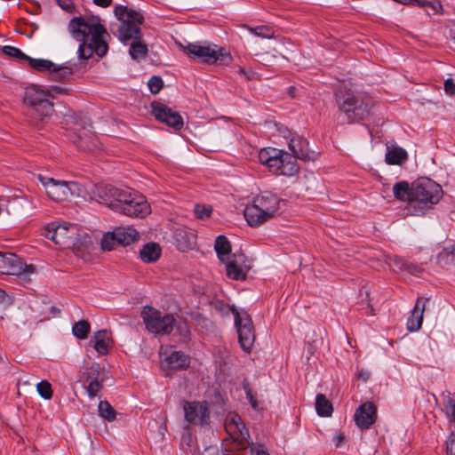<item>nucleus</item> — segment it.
<instances>
[{"mask_svg":"<svg viewBox=\"0 0 455 455\" xmlns=\"http://www.w3.org/2000/svg\"><path fill=\"white\" fill-rule=\"evenodd\" d=\"M71 36L80 42L77 55L80 60H88L93 53L100 58L104 57L108 45L104 36L108 32L98 18L74 17L68 23Z\"/></svg>","mask_w":455,"mask_h":455,"instance_id":"f257e3e1","label":"nucleus"},{"mask_svg":"<svg viewBox=\"0 0 455 455\" xmlns=\"http://www.w3.org/2000/svg\"><path fill=\"white\" fill-rule=\"evenodd\" d=\"M442 187L428 178H419L411 184V200L407 210L412 215L422 216L443 197Z\"/></svg>","mask_w":455,"mask_h":455,"instance_id":"f03ea898","label":"nucleus"},{"mask_svg":"<svg viewBox=\"0 0 455 455\" xmlns=\"http://www.w3.org/2000/svg\"><path fill=\"white\" fill-rule=\"evenodd\" d=\"M289 152L286 151V176H294L299 172L298 160L304 162L315 161L318 154L310 151L308 142L299 135H292L288 143Z\"/></svg>","mask_w":455,"mask_h":455,"instance_id":"7ed1b4c3","label":"nucleus"},{"mask_svg":"<svg viewBox=\"0 0 455 455\" xmlns=\"http://www.w3.org/2000/svg\"><path fill=\"white\" fill-rule=\"evenodd\" d=\"M225 427L240 449L249 447L251 455H270L264 444L253 443L248 428L239 415L234 414L228 418Z\"/></svg>","mask_w":455,"mask_h":455,"instance_id":"20e7f679","label":"nucleus"},{"mask_svg":"<svg viewBox=\"0 0 455 455\" xmlns=\"http://www.w3.org/2000/svg\"><path fill=\"white\" fill-rule=\"evenodd\" d=\"M115 212L130 217L144 218L150 213V205L141 194L125 188L116 204Z\"/></svg>","mask_w":455,"mask_h":455,"instance_id":"39448f33","label":"nucleus"},{"mask_svg":"<svg viewBox=\"0 0 455 455\" xmlns=\"http://www.w3.org/2000/svg\"><path fill=\"white\" fill-rule=\"evenodd\" d=\"M184 52L206 64L229 65L232 62L230 53L216 44H189L184 48Z\"/></svg>","mask_w":455,"mask_h":455,"instance_id":"423d86ee","label":"nucleus"},{"mask_svg":"<svg viewBox=\"0 0 455 455\" xmlns=\"http://www.w3.org/2000/svg\"><path fill=\"white\" fill-rule=\"evenodd\" d=\"M49 197L54 201L71 200L83 196L84 188L75 181L58 180L52 178H40Z\"/></svg>","mask_w":455,"mask_h":455,"instance_id":"0eeeda50","label":"nucleus"},{"mask_svg":"<svg viewBox=\"0 0 455 455\" xmlns=\"http://www.w3.org/2000/svg\"><path fill=\"white\" fill-rule=\"evenodd\" d=\"M0 273L13 275L25 283H30L36 274L34 265H27L20 257L9 251H0Z\"/></svg>","mask_w":455,"mask_h":455,"instance_id":"6e6552de","label":"nucleus"},{"mask_svg":"<svg viewBox=\"0 0 455 455\" xmlns=\"http://www.w3.org/2000/svg\"><path fill=\"white\" fill-rule=\"evenodd\" d=\"M141 317L147 330L155 334H170L176 324V320L172 315L164 314L148 306L142 309Z\"/></svg>","mask_w":455,"mask_h":455,"instance_id":"1a4fd4ad","label":"nucleus"},{"mask_svg":"<svg viewBox=\"0 0 455 455\" xmlns=\"http://www.w3.org/2000/svg\"><path fill=\"white\" fill-rule=\"evenodd\" d=\"M373 106L371 98L363 95L348 96L339 107L347 123L359 122L368 116Z\"/></svg>","mask_w":455,"mask_h":455,"instance_id":"9d476101","label":"nucleus"},{"mask_svg":"<svg viewBox=\"0 0 455 455\" xmlns=\"http://www.w3.org/2000/svg\"><path fill=\"white\" fill-rule=\"evenodd\" d=\"M77 227L74 224L51 223L44 228V235L62 248H70L77 243Z\"/></svg>","mask_w":455,"mask_h":455,"instance_id":"9b49d317","label":"nucleus"},{"mask_svg":"<svg viewBox=\"0 0 455 455\" xmlns=\"http://www.w3.org/2000/svg\"><path fill=\"white\" fill-rule=\"evenodd\" d=\"M50 91L29 87L25 92L24 103L30 106L43 120L53 112V102L50 100Z\"/></svg>","mask_w":455,"mask_h":455,"instance_id":"f8f14e48","label":"nucleus"},{"mask_svg":"<svg viewBox=\"0 0 455 455\" xmlns=\"http://www.w3.org/2000/svg\"><path fill=\"white\" fill-rule=\"evenodd\" d=\"M235 315V325L237 329L238 340L241 347L245 352H250L254 341V326L250 315L246 312L233 311Z\"/></svg>","mask_w":455,"mask_h":455,"instance_id":"ddd939ff","label":"nucleus"},{"mask_svg":"<svg viewBox=\"0 0 455 455\" xmlns=\"http://www.w3.org/2000/svg\"><path fill=\"white\" fill-rule=\"evenodd\" d=\"M139 233L132 227H120L116 228L109 235H106L101 243L104 250H111L113 243L116 242L120 245H130L137 241Z\"/></svg>","mask_w":455,"mask_h":455,"instance_id":"4468645a","label":"nucleus"},{"mask_svg":"<svg viewBox=\"0 0 455 455\" xmlns=\"http://www.w3.org/2000/svg\"><path fill=\"white\" fill-rule=\"evenodd\" d=\"M152 114L156 119L169 127L175 130L183 128L184 122L179 112L172 110L171 108L161 102H153L151 104Z\"/></svg>","mask_w":455,"mask_h":455,"instance_id":"2eb2a0df","label":"nucleus"},{"mask_svg":"<svg viewBox=\"0 0 455 455\" xmlns=\"http://www.w3.org/2000/svg\"><path fill=\"white\" fill-rule=\"evenodd\" d=\"M259 162L275 175L284 174L283 151L274 148H266L259 152Z\"/></svg>","mask_w":455,"mask_h":455,"instance_id":"dca6fc26","label":"nucleus"},{"mask_svg":"<svg viewBox=\"0 0 455 455\" xmlns=\"http://www.w3.org/2000/svg\"><path fill=\"white\" fill-rule=\"evenodd\" d=\"M186 420L193 425L207 424L210 411L206 402H183Z\"/></svg>","mask_w":455,"mask_h":455,"instance_id":"f3484780","label":"nucleus"},{"mask_svg":"<svg viewBox=\"0 0 455 455\" xmlns=\"http://www.w3.org/2000/svg\"><path fill=\"white\" fill-rule=\"evenodd\" d=\"M377 407L371 402L363 403L355 412L354 419L361 429H368L376 420Z\"/></svg>","mask_w":455,"mask_h":455,"instance_id":"a211bd4d","label":"nucleus"},{"mask_svg":"<svg viewBox=\"0 0 455 455\" xmlns=\"http://www.w3.org/2000/svg\"><path fill=\"white\" fill-rule=\"evenodd\" d=\"M124 188H118L112 185H100L96 188V196L100 204L108 205L113 211L116 209V204L118 203Z\"/></svg>","mask_w":455,"mask_h":455,"instance_id":"6ab92c4d","label":"nucleus"},{"mask_svg":"<svg viewBox=\"0 0 455 455\" xmlns=\"http://www.w3.org/2000/svg\"><path fill=\"white\" fill-rule=\"evenodd\" d=\"M114 13L120 22L140 25L144 21V16L141 12L124 5H116L114 7Z\"/></svg>","mask_w":455,"mask_h":455,"instance_id":"aec40b11","label":"nucleus"},{"mask_svg":"<svg viewBox=\"0 0 455 455\" xmlns=\"http://www.w3.org/2000/svg\"><path fill=\"white\" fill-rule=\"evenodd\" d=\"M427 300L428 299L424 298H419L417 299L411 315L407 321V329L410 331H417L421 328L423 323V314Z\"/></svg>","mask_w":455,"mask_h":455,"instance_id":"412c9836","label":"nucleus"},{"mask_svg":"<svg viewBox=\"0 0 455 455\" xmlns=\"http://www.w3.org/2000/svg\"><path fill=\"white\" fill-rule=\"evenodd\" d=\"M253 201L269 218L277 211L280 203L275 195L268 192L255 197Z\"/></svg>","mask_w":455,"mask_h":455,"instance_id":"4be33fe9","label":"nucleus"},{"mask_svg":"<svg viewBox=\"0 0 455 455\" xmlns=\"http://www.w3.org/2000/svg\"><path fill=\"white\" fill-rule=\"evenodd\" d=\"M243 215L248 225L251 227H259L269 219L263 210L258 207L254 201L251 205L245 207Z\"/></svg>","mask_w":455,"mask_h":455,"instance_id":"5701e85b","label":"nucleus"},{"mask_svg":"<svg viewBox=\"0 0 455 455\" xmlns=\"http://www.w3.org/2000/svg\"><path fill=\"white\" fill-rule=\"evenodd\" d=\"M117 36L122 43H126L129 40H140L141 30L139 25L120 22L117 28Z\"/></svg>","mask_w":455,"mask_h":455,"instance_id":"b1692460","label":"nucleus"},{"mask_svg":"<svg viewBox=\"0 0 455 455\" xmlns=\"http://www.w3.org/2000/svg\"><path fill=\"white\" fill-rule=\"evenodd\" d=\"M91 342H93L94 349L100 355L108 354L113 343L107 330H100L96 331L91 339Z\"/></svg>","mask_w":455,"mask_h":455,"instance_id":"393cba45","label":"nucleus"},{"mask_svg":"<svg viewBox=\"0 0 455 455\" xmlns=\"http://www.w3.org/2000/svg\"><path fill=\"white\" fill-rule=\"evenodd\" d=\"M164 361L171 369H186L190 364L189 357L181 351H172Z\"/></svg>","mask_w":455,"mask_h":455,"instance_id":"a878e982","label":"nucleus"},{"mask_svg":"<svg viewBox=\"0 0 455 455\" xmlns=\"http://www.w3.org/2000/svg\"><path fill=\"white\" fill-rule=\"evenodd\" d=\"M161 247L156 243H146L140 251V259L143 262H156L161 256Z\"/></svg>","mask_w":455,"mask_h":455,"instance_id":"bb28decb","label":"nucleus"},{"mask_svg":"<svg viewBox=\"0 0 455 455\" xmlns=\"http://www.w3.org/2000/svg\"><path fill=\"white\" fill-rule=\"evenodd\" d=\"M408 157L407 152L399 147L387 148L386 162L388 164H401Z\"/></svg>","mask_w":455,"mask_h":455,"instance_id":"cd10ccee","label":"nucleus"},{"mask_svg":"<svg viewBox=\"0 0 455 455\" xmlns=\"http://www.w3.org/2000/svg\"><path fill=\"white\" fill-rule=\"evenodd\" d=\"M214 249L218 258L225 261L231 252V245L228 238L224 235H218L215 240Z\"/></svg>","mask_w":455,"mask_h":455,"instance_id":"c85d7f7f","label":"nucleus"},{"mask_svg":"<svg viewBox=\"0 0 455 455\" xmlns=\"http://www.w3.org/2000/svg\"><path fill=\"white\" fill-rule=\"evenodd\" d=\"M77 67V64H70L68 62L65 63L64 65L56 66L55 68H52V76L53 79H59V80H66L68 77H69L75 68Z\"/></svg>","mask_w":455,"mask_h":455,"instance_id":"c756f323","label":"nucleus"},{"mask_svg":"<svg viewBox=\"0 0 455 455\" xmlns=\"http://www.w3.org/2000/svg\"><path fill=\"white\" fill-rule=\"evenodd\" d=\"M315 410L319 416L329 417L332 413V405L324 395L319 394L315 399Z\"/></svg>","mask_w":455,"mask_h":455,"instance_id":"7c9ffc66","label":"nucleus"},{"mask_svg":"<svg viewBox=\"0 0 455 455\" xmlns=\"http://www.w3.org/2000/svg\"><path fill=\"white\" fill-rule=\"evenodd\" d=\"M394 196L400 201H407V204L411 200V187L407 181L397 182L393 188Z\"/></svg>","mask_w":455,"mask_h":455,"instance_id":"2f4dec72","label":"nucleus"},{"mask_svg":"<svg viewBox=\"0 0 455 455\" xmlns=\"http://www.w3.org/2000/svg\"><path fill=\"white\" fill-rule=\"evenodd\" d=\"M443 399V411L450 420L455 423V400L450 391L445 390L441 395Z\"/></svg>","mask_w":455,"mask_h":455,"instance_id":"473e14b6","label":"nucleus"},{"mask_svg":"<svg viewBox=\"0 0 455 455\" xmlns=\"http://www.w3.org/2000/svg\"><path fill=\"white\" fill-rule=\"evenodd\" d=\"M390 266L395 271H407L411 274H416L419 271L418 267L409 264L399 257H394L391 259Z\"/></svg>","mask_w":455,"mask_h":455,"instance_id":"72a5a7b5","label":"nucleus"},{"mask_svg":"<svg viewBox=\"0 0 455 455\" xmlns=\"http://www.w3.org/2000/svg\"><path fill=\"white\" fill-rule=\"evenodd\" d=\"M226 271L227 275L234 280H243L246 277V272L235 261H229L227 263Z\"/></svg>","mask_w":455,"mask_h":455,"instance_id":"f704fd0d","label":"nucleus"},{"mask_svg":"<svg viewBox=\"0 0 455 455\" xmlns=\"http://www.w3.org/2000/svg\"><path fill=\"white\" fill-rule=\"evenodd\" d=\"M99 414L104 419L111 422L116 419V412L108 401H100L98 405Z\"/></svg>","mask_w":455,"mask_h":455,"instance_id":"c9c22d12","label":"nucleus"},{"mask_svg":"<svg viewBox=\"0 0 455 455\" xmlns=\"http://www.w3.org/2000/svg\"><path fill=\"white\" fill-rule=\"evenodd\" d=\"M90 330V323L85 320H80L73 324L72 333L77 339H84L88 337Z\"/></svg>","mask_w":455,"mask_h":455,"instance_id":"e433bc0d","label":"nucleus"},{"mask_svg":"<svg viewBox=\"0 0 455 455\" xmlns=\"http://www.w3.org/2000/svg\"><path fill=\"white\" fill-rule=\"evenodd\" d=\"M100 377V365L98 363H92L85 366L82 371L81 381L84 384L91 382V380L99 379Z\"/></svg>","mask_w":455,"mask_h":455,"instance_id":"4c0bfd02","label":"nucleus"},{"mask_svg":"<svg viewBox=\"0 0 455 455\" xmlns=\"http://www.w3.org/2000/svg\"><path fill=\"white\" fill-rule=\"evenodd\" d=\"M31 68L37 71H52L55 68V64L51 60L44 59H33L28 56L27 60Z\"/></svg>","mask_w":455,"mask_h":455,"instance_id":"58836bf2","label":"nucleus"},{"mask_svg":"<svg viewBox=\"0 0 455 455\" xmlns=\"http://www.w3.org/2000/svg\"><path fill=\"white\" fill-rule=\"evenodd\" d=\"M132 42L129 50V53L133 60H138L146 57L148 54V46L144 43L135 40Z\"/></svg>","mask_w":455,"mask_h":455,"instance_id":"ea45409f","label":"nucleus"},{"mask_svg":"<svg viewBox=\"0 0 455 455\" xmlns=\"http://www.w3.org/2000/svg\"><path fill=\"white\" fill-rule=\"evenodd\" d=\"M411 4L430 10L434 14L439 13L442 10V4L439 0H412ZM427 12L430 14L429 11Z\"/></svg>","mask_w":455,"mask_h":455,"instance_id":"a19ab883","label":"nucleus"},{"mask_svg":"<svg viewBox=\"0 0 455 455\" xmlns=\"http://www.w3.org/2000/svg\"><path fill=\"white\" fill-rule=\"evenodd\" d=\"M243 388L245 392L246 398L249 401L251 408L256 411H262L263 408H262L260 403L257 400L256 396L253 395L252 390L250 387V384L246 380H244L243 382Z\"/></svg>","mask_w":455,"mask_h":455,"instance_id":"79ce46f5","label":"nucleus"},{"mask_svg":"<svg viewBox=\"0 0 455 455\" xmlns=\"http://www.w3.org/2000/svg\"><path fill=\"white\" fill-rule=\"evenodd\" d=\"M247 29L254 36L261 38H270L273 36V30L267 26L250 27L246 26Z\"/></svg>","mask_w":455,"mask_h":455,"instance_id":"37998d69","label":"nucleus"},{"mask_svg":"<svg viewBox=\"0 0 455 455\" xmlns=\"http://www.w3.org/2000/svg\"><path fill=\"white\" fill-rule=\"evenodd\" d=\"M2 52L10 57H13L22 60H28V56L22 52L19 48L12 45H4L2 48Z\"/></svg>","mask_w":455,"mask_h":455,"instance_id":"c03bdc74","label":"nucleus"},{"mask_svg":"<svg viewBox=\"0 0 455 455\" xmlns=\"http://www.w3.org/2000/svg\"><path fill=\"white\" fill-rule=\"evenodd\" d=\"M37 392L44 399H51L52 396V389L51 384L46 380L40 381L37 386Z\"/></svg>","mask_w":455,"mask_h":455,"instance_id":"a18cd8bd","label":"nucleus"},{"mask_svg":"<svg viewBox=\"0 0 455 455\" xmlns=\"http://www.w3.org/2000/svg\"><path fill=\"white\" fill-rule=\"evenodd\" d=\"M148 86L151 93L157 94L164 87V81L160 76H153L148 80Z\"/></svg>","mask_w":455,"mask_h":455,"instance_id":"49530a36","label":"nucleus"},{"mask_svg":"<svg viewBox=\"0 0 455 455\" xmlns=\"http://www.w3.org/2000/svg\"><path fill=\"white\" fill-rule=\"evenodd\" d=\"M455 255V249L444 248L442 251L439 252L437 256V260L439 264H448L450 261L453 259Z\"/></svg>","mask_w":455,"mask_h":455,"instance_id":"de8ad7c7","label":"nucleus"},{"mask_svg":"<svg viewBox=\"0 0 455 455\" xmlns=\"http://www.w3.org/2000/svg\"><path fill=\"white\" fill-rule=\"evenodd\" d=\"M195 214L198 219H207L212 212V207L204 204H196L194 209Z\"/></svg>","mask_w":455,"mask_h":455,"instance_id":"09e8293b","label":"nucleus"},{"mask_svg":"<svg viewBox=\"0 0 455 455\" xmlns=\"http://www.w3.org/2000/svg\"><path fill=\"white\" fill-rule=\"evenodd\" d=\"M87 390L88 395L92 398L97 395V394L100 392V390L102 387L101 383L99 381V379L91 380V382L87 383V386L85 387Z\"/></svg>","mask_w":455,"mask_h":455,"instance_id":"8fccbe9b","label":"nucleus"},{"mask_svg":"<svg viewBox=\"0 0 455 455\" xmlns=\"http://www.w3.org/2000/svg\"><path fill=\"white\" fill-rule=\"evenodd\" d=\"M322 344L321 339H308L307 343V358L309 360L310 356L314 355L315 351L318 349L320 345Z\"/></svg>","mask_w":455,"mask_h":455,"instance_id":"3c124183","label":"nucleus"},{"mask_svg":"<svg viewBox=\"0 0 455 455\" xmlns=\"http://www.w3.org/2000/svg\"><path fill=\"white\" fill-rule=\"evenodd\" d=\"M446 454L455 455V430L452 431L448 436L446 442Z\"/></svg>","mask_w":455,"mask_h":455,"instance_id":"603ef678","label":"nucleus"},{"mask_svg":"<svg viewBox=\"0 0 455 455\" xmlns=\"http://www.w3.org/2000/svg\"><path fill=\"white\" fill-rule=\"evenodd\" d=\"M444 91L449 95H454L455 94V83L452 79L449 78L444 81L443 84Z\"/></svg>","mask_w":455,"mask_h":455,"instance_id":"864d4df0","label":"nucleus"},{"mask_svg":"<svg viewBox=\"0 0 455 455\" xmlns=\"http://www.w3.org/2000/svg\"><path fill=\"white\" fill-rule=\"evenodd\" d=\"M93 4L97 6L106 8L112 4V0H93Z\"/></svg>","mask_w":455,"mask_h":455,"instance_id":"5fc2aeb1","label":"nucleus"},{"mask_svg":"<svg viewBox=\"0 0 455 455\" xmlns=\"http://www.w3.org/2000/svg\"><path fill=\"white\" fill-rule=\"evenodd\" d=\"M10 303V298L6 294V292L0 289V304H8Z\"/></svg>","mask_w":455,"mask_h":455,"instance_id":"6e6d98bb","label":"nucleus"},{"mask_svg":"<svg viewBox=\"0 0 455 455\" xmlns=\"http://www.w3.org/2000/svg\"><path fill=\"white\" fill-rule=\"evenodd\" d=\"M333 441L336 446H339L344 441V435L342 434L334 436Z\"/></svg>","mask_w":455,"mask_h":455,"instance_id":"4d7b16f0","label":"nucleus"},{"mask_svg":"<svg viewBox=\"0 0 455 455\" xmlns=\"http://www.w3.org/2000/svg\"><path fill=\"white\" fill-rule=\"evenodd\" d=\"M288 94H289L291 98H295V97H296V88H295L294 86H291V87L289 88Z\"/></svg>","mask_w":455,"mask_h":455,"instance_id":"13d9d810","label":"nucleus"},{"mask_svg":"<svg viewBox=\"0 0 455 455\" xmlns=\"http://www.w3.org/2000/svg\"><path fill=\"white\" fill-rule=\"evenodd\" d=\"M67 2H68V3H67V4H60V5L61 6V8H62V9H64V10H68L69 6L71 5V3H69V1H68V0H67Z\"/></svg>","mask_w":455,"mask_h":455,"instance_id":"bf43d9fd","label":"nucleus"},{"mask_svg":"<svg viewBox=\"0 0 455 455\" xmlns=\"http://www.w3.org/2000/svg\"><path fill=\"white\" fill-rule=\"evenodd\" d=\"M189 248H190V245H187V244H186V245H183V244H180V243L179 244V249H180V251H186V250H188V249H189Z\"/></svg>","mask_w":455,"mask_h":455,"instance_id":"052dcab7","label":"nucleus"},{"mask_svg":"<svg viewBox=\"0 0 455 455\" xmlns=\"http://www.w3.org/2000/svg\"><path fill=\"white\" fill-rule=\"evenodd\" d=\"M52 91L59 93V92H62L63 89H61L60 87H54V88H52Z\"/></svg>","mask_w":455,"mask_h":455,"instance_id":"680f3d73","label":"nucleus"},{"mask_svg":"<svg viewBox=\"0 0 455 455\" xmlns=\"http://www.w3.org/2000/svg\"><path fill=\"white\" fill-rule=\"evenodd\" d=\"M451 38L455 44V28L451 31Z\"/></svg>","mask_w":455,"mask_h":455,"instance_id":"e2e57ef3","label":"nucleus"},{"mask_svg":"<svg viewBox=\"0 0 455 455\" xmlns=\"http://www.w3.org/2000/svg\"><path fill=\"white\" fill-rule=\"evenodd\" d=\"M360 377H363L364 379H367V376L365 377V374H360Z\"/></svg>","mask_w":455,"mask_h":455,"instance_id":"0e129e2a","label":"nucleus"},{"mask_svg":"<svg viewBox=\"0 0 455 455\" xmlns=\"http://www.w3.org/2000/svg\"><path fill=\"white\" fill-rule=\"evenodd\" d=\"M360 377H363L364 379H367V376L365 377V374H360Z\"/></svg>","mask_w":455,"mask_h":455,"instance_id":"69168bd1","label":"nucleus"},{"mask_svg":"<svg viewBox=\"0 0 455 455\" xmlns=\"http://www.w3.org/2000/svg\"><path fill=\"white\" fill-rule=\"evenodd\" d=\"M360 377H363L364 379H367V376L365 377V374H360Z\"/></svg>","mask_w":455,"mask_h":455,"instance_id":"338daca9","label":"nucleus"}]
</instances>
